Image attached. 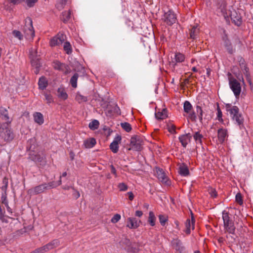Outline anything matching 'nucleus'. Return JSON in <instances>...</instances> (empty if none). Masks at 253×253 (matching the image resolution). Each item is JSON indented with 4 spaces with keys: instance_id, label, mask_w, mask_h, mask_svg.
Here are the masks:
<instances>
[{
    "instance_id": "57",
    "label": "nucleus",
    "mask_w": 253,
    "mask_h": 253,
    "mask_svg": "<svg viewBox=\"0 0 253 253\" xmlns=\"http://www.w3.org/2000/svg\"><path fill=\"white\" fill-rule=\"evenodd\" d=\"M24 0H10V2L13 4L16 5L20 3Z\"/></svg>"
},
{
    "instance_id": "51",
    "label": "nucleus",
    "mask_w": 253,
    "mask_h": 253,
    "mask_svg": "<svg viewBox=\"0 0 253 253\" xmlns=\"http://www.w3.org/2000/svg\"><path fill=\"white\" fill-rule=\"evenodd\" d=\"M121 219V215L119 214H116L111 219V222L116 223Z\"/></svg>"
},
{
    "instance_id": "26",
    "label": "nucleus",
    "mask_w": 253,
    "mask_h": 253,
    "mask_svg": "<svg viewBox=\"0 0 253 253\" xmlns=\"http://www.w3.org/2000/svg\"><path fill=\"white\" fill-rule=\"evenodd\" d=\"M178 171L181 175L184 176H187L189 173V171L187 166L183 163L179 165Z\"/></svg>"
},
{
    "instance_id": "3",
    "label": "nucleus",
    "mask_w": 253,
    "mask_h": 253,
    "mask_svg": "<svg viewBox=\"0 0 253 253\" xmlns=\"http://www.w3.org/2000/svg\"><path fill=\"white\" fill-rule=\"evenodd\" d=\"M222 219L225 231L230 234H234L235 227L233 222L229 217L228 212L225 211L222 212Z\"/></svg>"
},
{
    "instance_id": "10",
    "label": "nucleus",
    "mask_w": 253,
    "mask_h": 253,
    "mask_svg": "<svg viewBox=\"0 0 253 253\" xmlns=\"http://www.w3.org/2000/svg\"><path fill=\"white\" fill-rule=\"evenodd\" d=\"M170 244L172 249L179 253H183L185 250L182 242L178 238L172 239Z\"/></svg>"
},
{
    "instance_id": "38",
    "label": "nucleus",
    "mask_w": 253,
    "mask_h": 253,
    "mask_svg": "<svg viewBox=\"0 0 253 253\" xmlns=\"http://www.w3.org/2000/svg\"><path fill=\"white\" fill-rule=\"evenodd\" d=\"M63 48L67 54H69L72 53V46L69 42H64Z\"/></svg>"
},
{
    "instance_id": "42",
    "label": "nucleus",
    "mask_w": 253,
    "mask_h": 253,
    "mask_svg": "<svg viewBox=\"0 0 253 253\" xmlns=\"http://www.w3.org/2000/svg\"><path fill=\"white\" fill-rule=\"evenodd\" d=\"M196 112L199 119L200 122H202L203 120V110L201 106H196Z\"/></svg>"
},
{
    "instance_id": "5",
    "label": "nucleus",
    "mask_w": 253,
    "mask_h": 253,
    "mask_svg": "<svg viewBox=\"0 0 253 253\" xmlns=\"http://www.w3.org/2000/svg\"><path fill=\"white\" fill-rule=\"evenodd\" d=\"M229 84L235 97L239 98L241 92L240 83L235 78L230 77L229 78Z\"/></svg>"
},
{
    "instance_id": "47",
    "label": "nucleus",
    "mask_w": 253,
    "mask_h": 253,
    "mask_svg": "<svg viewBox=\"0 0 253 253\" xmlns=\"http://www.w3.org/2000/svg\"><path fill=\"white\" fill-rule=\"evenodd\" d=\"M3 185L1 187V190L2 191H3L4 193H6V190L8 186V179L6 177H4L3 179Z\"/></svg>"
},
{
    "instance_id": "46",
    "label": "nucleus",
    "mask_w": 253,
    "mask_h": 253,
    "mask_svg": "<svg viewBox=\"0 0 253 253\" xmlns=\"http://www.w3.org/2000/svg\"><path fill=\"white\" fill-rule=\"evenodd\" d=\"M238 62L241 68H244L245 70H246V64L245 59L243 57H240L238 58Z\"/></svg>"
},
{
    "instance_id": "29",
    "label": "nucleus",
    "mask_w": 253,
    "mask_h": 253,
    "mask_svg": "<svg viewBox=\"0 0 253 253\" xmlns=\"http://www.w3.org/2000/svg\"><path fill=\"white\" fill-rule=\"evenodd\" d=\"M71 10L63 11L60 17L61 20L65 23L68 22L71 18Z\"/></svg>"
},
{
    "instance_id": "2",
    "label": "nucleus",
    "mask_w": 253,
    "mask_h": 253,
    "mask_svg": "<svg viewBox=\"0 0 253 253\" xmlns=\"http://www.w3.org/2000/svg\"><path fill=\"white\" fill-rule=\"evenodd\" d=\"M143 139L139 135H134L130 138L127 149L128 151H140L143 149Z\"/></svg>"
},
{
    "instance_id": "27",
    "label": "nucleus",
    "mask_w": 253,
    "mask_h": 253,
    "mask_svg": "<svg viewBox=\"0 0 253 253\" xmlns=\"http://www.w3.org/2000/svg\"><path fill=\"white\" fill-rule=\"evenodd\" d=\"M33 117L35 122H36L38 125H41L43 123V116L41 113L35 112L33 114Z\"/></svg>"
},
{
    "instance_id": "6",
    "label": "nucleus",
    "mask_w": 253,
    "mask_h": 253,
    "mask_svg": "<svg viewBox=\"0 0 253 253\" xmlns=\"http://www.w3.org/2000/svg\"><path fill=\"white\" fill-rule=\"evenodd\" d=\"M162 20L168 26H172L177 21L176 14L172 10H169L163 14Z\"/></svg>"
},
{
    "instance_id": "56",
    "label": "nucleus",
    "mask_w": 253,
    "mask_h": 253,
    "mask_svg": "<svg viewBox=\"0 0 253 253\" xmlns=\"http://www.w3.org/2000/svg\"><path fill=\"white\" fill-rule=\"evenodd\" d=\"M209 193L210 194L211 196L212 197H216L217 196V193L215 190L214 189H211L209 191Z\"/></svg>"
},
{
    "instance_id": "58",
    "label": "nucleus",
    "mask_w": 253,
    "mask_h": 253,
    "mask_svg": "<svg viewBox=\"0 0 253 253\" xmlns=\"http://www.w3.org/2000/svg\"><path fill=\"white\" fill-rule=\"evenodd\" d=\"M111 171L113 174H114L115 177L117 176L116 170L113 165L111 166Z\"/></svg>"
},
{
    "instance_id": "50",
    "label": "nucleus",
    "mask_w": 253,
    "mask_h": 253,
    "mask_svg": "<svg viewBox=\"0 0 253 253\" xmlns=\"http://www.w3.org/2000/svg\"><path fill=\"white\" fill-rule=\"evenodd\" d=\"M236 201L240 205H241L243 204V200L242 197L240 193H237L236 195Z\"/></svg>"
},
{
    "instance_id": "8",
    "label": "nucleus",
    "mask_w": 253,
    "mask_h": 253,
    "mask_svg": "<svg viewBox=\"0 0 253 253\" xmlns=\"http://www.w3.org/2000/svg\"><path fill=\"white\" fill-rule=\"evenodd\" d=\"M29 159L34 161L37 164L44 166L46 165L45 157L39 154H35L34 152H30L29 154Z\"/></svg>"
},
{
    "instance_id": "16",
    "label": "nucleus",
    "mask_w": 253,
    "mask_h": 253,
    "mask_svg": "<svg viewBox=\"0 0 253 253\" xmlns=\"http://www.w3.org/2000/svg\"><path fill=\"white\" fill-rule=\"evenodd\" d=\"M155 173L158 179L161 182L169 184V183L167 182V176L163 169L156 167Z\"/></svg>"
},
{
    "instance_id": "44",
    "label": "nucleus",
    "mask_w": 253,
    "mask_h": 253,
    "mask_svg": "<svg viewBox=\"0 0 253 253\" xmlns=\"http://www.w3.org/2000/svg\"><path fill=\"white\" fill-rule=\"evenodd\" d=\"M216 110H217L216 119L218 120L220 122H223L222 113L221 112V109H220L219 105H217Z\"/></svg>"
},
{
    "instance_id": "64",
    "label": "nucleus",
    "mask_w": 253,
    "mask_h": 253,
    "mask_svg": "<svg viewBox=\"0 0 253 253\" xmlns=\"http://www.w3.org/2000/svg\"><path fill=\"white\" fill-rule=\"evenodd\" d=\"M121 126H125V127H126V126H130V125L128 123H122L121 124Z\"/></svg>"
},
{
    "instance_id": "7",
    "label": "nucleus",
    "mask_w": 253,
    "mask_h": 253,
    "mask_svg": "<svg viewBox=\"0 0 253 253\" xmlns=\"http://www.w3.org/2000/svg\"><path fill=\"white\" fill-rule=\"evenodd\" d=\"M183 110L184 112L187 114V117L192 122H196V115L194 112L193 107L190 102L188 101H185L183 104Z\"/></svg>"
},
{
    "instance_id": "4",
    "label": "nucleus",
    "mask_w": 253,
    "mask_h": 253,
    "mask_svg": "<svg viewBox=\"0 0 253 253\" xmlns=\"http://www.w3.org/2000/svg\"><path fill=\"white\" fill-rule=\"evenodd\" d=\"M25 37L27 40H33L35 37V31L33 26L31 18H28L25 20V25L23 28Z\"/></svg>"
},
{
    "instance_id": "19",
    "label": "nucleus",
    "mask_w": 253,
    "mask_h": 253,
    "mask_svg": "<svg viewBox=\"0 0 253 253\" xmlns=\"http://www.w3.org/2000/svg\"><path fill=\"white\" fill-rule=\"evenodd\" d=\"M60 245L58 239H54L43 246L45 253L57 248Z\"/></svg>"
},
{
    "instance_id": "14",
    "label": "nucleus",
    "mask_w": 253,
    "mask_h": 253,
    "mask_svg": "<svg viewBox=\"0 0 253 253\" xmlns=\"http://www.w3.org/2000/svg\"><path fill=\"white\" fill-rule=\"evenodd\" d=\"M46 183H44L33 188L28 190V194L30 195H35L40 194L47 189Z\"/></svg>"
},
{
    "instance_id": "32",
    "label": "nucleus",
    "mask_w": 253,
    "mask_h": 253,
    "mask_svg": "<svg viewBox=\"0 0 253 253\" xmlns=\"http://www.w3.org/2000/svg\"><path fill=\"white\" fill-rule=\"evenodd\" d=\"M57 95L59 98L63 100H66L68 98V95L63 87L58 88L57 90Z\"/></svg>"
},
{
    "instance_id": "48",
    "label": "nucleus",
    "mask_w": 253,
    "mask_h": 253,
    "mask_svg": "<svg viewBox=\"0 0 253 253\" xmlns=\"http://www.w3.org/2000/svg\"><path fill=\"white\" fill-rule=\"evenodd\" d=\"M118 187L121 191H125L127 189V186L123 182L119 183Z\"/></svg>"
},
{
    "instance_id": "53",
    "label": "nucleus",
    "mask_w": 253,
    "mask_h": 253,
    "mask_svg": "<svg viewBox=\"0 0 253 253\" xmlns=\"http://www.w3.org/2000/svg\"><path fill=\"white\" fill-rule=\"evenodd\" d=\"M45 253V252H44L43 247L42 246V247H41L40 248H39L36 249L35 250H34V251L30 253Z\"/></svg>"
},
{
    "instance_id": "23",
    "label": "nucleus",
    "mask_w": 253,
    "mask_h": 253,
    "mask_svg": "<svg viewBox=\"0 0 253 253\" xmlns=\"http://www.w3.org/2000/svg\"><path fill=\"white\" fill-rule=\"evenodd\" d=\"M191 138V135L189 133L182 135L179 137V140L182 146L184 148L186 147L188 143L190 141Z\"/></svg>"
},
{
    "instance_id": "63",
    "label": "nucleus",
    "mask_w": 253,
    "mask_h": 253,
    "mask_svg": "<svg viewBox=\"0 0 253 253\" xmlns=\"http://www.w3.org/2000/svg\"><path fill=\"white\" fill-rule=\"evenodd\" d=\"M103 130L105 131L108 130L107 135H110L111 133L112 132V130H111L110 128L107 129V127H103Z\"/></svg>"
},
{
    "instance_id": "34",
    "label": "nucleus",
    "mask_w": 253,
    "mask_h": 253,
    "mask_svg": "<svg viewBox=\"0 0 253 253\" xmlns=\"http://www.w3.org/2000/svg\"><path fill=\"white\" fill-rule=\"evenodd\" d=\"M75 99L79 103L86 102L87 100V97L82 95L79 92L77 93Z\"/></svg>"
},
{
    "instance_id": "21",
    "label": "nucleus",
    "mask_w": 253,
    "mask_h": 253,
    "mask_svg": "<svg viewBox=\"0 0 253 253\" xmlns=\"http://www.w3.org/2000/svg\"><path fill=\"white\" fill-rule=\"evenodd\" d=\"M227 136V131L226 129L220 128L218 130V139L220 143H223Z\"/></svg>"
},
{
    "instance_id": "40",
    "label": "nucleus",
    "mask_w": 253,
    "mask_h": 253,
    "mask_svg": "<svg viewBox=\"0 0 253 253\" xmlns=\"http://www.w3.org/2000/svg\"><path fill=\"white\" fill-rule=\"evenodd\" d=\"M232 118L236 121L238 125L240 126L243 124L244 121L243 118L239 113Z\"/></svg>"
},
{
    "instance_id": "31",
    "label": "nucleus",
    "mask_w": 253,
    "mask_h": 253,
    "mask_svg": "<svg viewBox=\"0 0 253 253\" xmlns=\"http://www.w3.org/2000/svg\"><path fill=\"white\" fill-rule=\"evenodd\" d=\"M96 143V140L94 138H89L85 140L84 142V144L86 148H92Z\"/></svg>"
},
{
    "instance_id": "52",
    "label": "nucleus",
    "mask_w": 253,
    "mask_h": 253,
    "mask_svg": "<svg viewBox=\"0 0 253 253\" xmlns=\"http://www.w3.org/2000/svg\"><path fill=\"white\" fill-rule=\"evenodd\" d=\"M159 218L160 220V222L162 225H164L165 223L167 221V219L166 217L164 215H159Z\"/></svg>"
},
{
    "instance_id": "11",
    "label": "nucleus",
    "mask_w": 253,
    "mask_h": 253,
    "mask_svg": "<svg viewBox=\"0 0 253 253\" xmlns=\"http://www.w3.org/2000/svg\"><path fill=\"white\" fill-rule=\"evenodd\" d=\"M52 66L54 69L58 70L65 74H67L70 71V69L67 65L61 63L57 60L53 62Z\"/></svg>"
},
{
    "instance_id": "30",
    "label": "nucleus",
    "mask_w": 253,
    "mask_h": 253,
    "mask_svg": "<svg viewBox=\"0 0 253 253\" xmlns=\"http://www.w3.org/2000/svg\"><path fill=\"white\" fill-rule=\"evenodd\" d=\"M38 85L39 89L43 90L48 85V82L47 79L44 77H42L39 79Z\"/></svg>"
},
{
    "instance_id": "62",
    "label": "nucleus",
    "mask_w": 253,
    "mask_h": 253,
    "mask_svg": "<svg viewBox=\"0 0 253 253\" xmlns=\"http://www.w3.org/2000/svg\"><path fill=\"white\" fill-rule=\"evenodd\" d=\"M127 194L128 195V198L130 201H132L133 199L134 196L132 192H129L127 193Z\"/></svg>"
},
{
    "instance_id": "1",
    "label": "nucleus",
    "mask_w": 253,
    "mask_h": 253,
    "mask_svg": "<svg viewBox=\"0 0 253 253\" xmlns=\"http://www.w3.org/2000/svg\"><path fill=\"white\" fill-rule=\"evenodd\" d=\"M216 11L217 15L223 16L227 21H229L231 11L227 9V3L225 0H216Z\"/></svg>"
},
{
    "instance_id": "25",
    "label": "nucleus",
    "mask_w": 253,
    "mask_h": 253,
    "mask_svg": "<svg viewBox=\"0 0 253 253\" xmlns=\"http://www.w3.org/2000/svg\"><path fill=\"white\" fill-rule=\"evenodd\" d=\"M194 222L195 221L193 216H192L191 217V221L190 219H187L186 220L185 222L186 229L185 230V232L187 234H189L190 233L191 227H192V229H194Z\"/></svg>"
},
{
    "instance_id": "49",
    "label": "nucleus",
    "mask_w": 253,
    "mask_h": 253,
    "mask_svg": "<svg viewBox=\"0 0 253 253\" xmlns=\"http://www.w3.org/2000/svg\"><path fill=\"white\" fill-rule=\"evenodd\" d=\"M38 0H26V3L28 7H33Z\"/></svg>"
},
{
    "instance_id": "18",
    "label": "nucleus",
    "mask_w": 253,
    "mask_h": 253,
    "mask_svg": "<svg viewBox=\"0 0 253 253\" xmlns=\"http://www.w3.org/2000/svg\"><path fill=\"white\" fill-rule=\"evenodd\" d=\"M140 220L134 217H129L127 219L126 226L130 229H136L140 225Z\"/></svg>"
},
{
    "instance_id": "28",
    "label": "nucleus",
    "mask_w": 253,
    "mask_h": 253,
    "mask_svg": "<svg viewBox=\"0 0 253 253\" xmlns=\"http://www.w3.org/2000/svg\"><path fill=\"white\" fill-rule=\"evenodd\" d=\"M185 55L179 52H176L173 58L174 62L177 63H182L185 60Z\"/></svg>"
},
{
    "instance_id": "60",
    "label": "nucleus",
    "mask_w": 253,
    "mask_h": 253,
    "mask_svg": "<svg viewBox=\"0 0 253 253\" xmlns=\"http://www.w3.org/2000/svg\"><path fill=\"white\" fill-rule=\"evenodd\" d=\"M135 215L138 217H141L143 215V212L140 211H135Z\"/></svg>"
},
{
    "instance_id": "35",
    "label": "nucleus",
    "mask_w": 253,
    "mask_h": 253,
    "mask_svg": "<svg viewBox=\"0 0 253 253\" xmlns=\"http://www.w3.org/2000/svg\"><path fill=\"white\" fill-rule=\"evenodd\" d=\"M79 77V75L75 73L70 80V83L71 85L74 88H76L77 86V81Z\"/></svg>"
},
{
    "instance_id": "13",
    "label": "nucleus",
    "mask_w": 253,
    "mask_h": 253,
    "mask_svg": "<svg viewBox=\"0 0 253 253\" xmlns=\"http://www.w3.org/2000/svg\"><path fill=\"white\" fill-rule=\"evenodd\" d=\"M30 58L32 66H35L37 68H39L41 66L40 62V56L38 55L36 50L31 49L30 51Z\"/></svg>"
},
{
    "instance_id": "43",
    "label": "nucleus",
    "mask_w": 253,
    "mask_h": 253,
    "mask_svg": "<svg viewBox=\"0 0 253 253\" xmlns=\"http://www.w3.org/2000/svg\"><path fill=\"white\" fill-rule=\"evenodd\" d=\"M12 33L15 38H17L20 41L23 39V35L19 31L15 30L12 31Z\"/></svg>"
},
{
    "instance_id": "61",
    "label": "nucleus",
    "mask_w": 253,
    "mask_h": 253,
    "mask_svg": "<svg viewBox=\"0 0 253 253\" xmlns=\"http://www.w3.org/2000/svg\"><path fill=\"white\" fill-rule=\"evenodd\" d=\"M168 131L171 133L175 132V127H167Z\"/></svg>"
},
{
    "instance_id": "12",
    "label": "nucleus",
    "mask_w": 253,
    "mask_h": 253,
    "mask_svg": "<svg viewBox=\"0 0 253 253\" xmlns=\"http://www.w3.org/2000/svg\"><path fill=\"white\" fill-rule=\"evenodd\" d=\"M65 35L63 34H58L50 40V45L51 46L60 45L65 41Z\"/></svg>"
},
{
    "instance_id": "39",
    "label": "nucleus",
    "mask_w": 253,
    "mask_h": 253,
    "mask_svg": "<svg viewBox=\"0 0 253 253\" xmlns=\"http://www.w3.org/2000/svg\"><path fill=\"white\" fill-rule=\"evenodd\" d=\"M62 183L61 180H59L57 182H55L54 181H52L46 183L47 189L55 188L57 186L61 185Z\"/></svg>"
},
{
    "instance_id": "22",
    "label": "nucleus",
    "mask_w": 253,
    "mask_h": 253,
    "mask_svg": "<svg viewBox=\"0 0 253 253\" xmlns=\"http://www.w3.org/2000/svg\"><path fill=\"white\" fill-rule=\"evenodd\" d=\"M155 115L158 120L165 119L168 117L167 110L166 109L156 110Z\"/></svg>"
},
{
    "instance_id": "9",
    "label": "nucleus",
    "mask_w": 253,
    "mask_h": 253,
    "mask_svg": "<svg viewBox=\"0 0 253 253\" xmlns=\"http://www.w3.org/2000/svg\"><path fill=\"white\" fill-rule=\"evenodd\" d=\"M0 136L4 141L9 142L14 138V134L9 127H0Z\"/></svg>"
},
{
    "instance_id": "45",
    "label": "nucleus",
    "mask_w": 253,
    "mask_h": 253,
    "mask_svg": "<svg viewBox=\"0 0 253 253\" xmlns=\"http://www.w3.org/2000/svg\"><path fill=\"white\" fill-rule=\"evenodd\" d=\"M203 136L202 134H200L199 132H197L194 135V138L195 140L197 142V143H199L202 144V138Z\"/></svg>"
},
{
    "instance_id": "33",
    "label": "nucleus",
    "mask_w": 253,
    "mask_h": 253,
    "mask_svg": "<svg viewBox=\"0 0 253 253\" xmlns=\"http://www.w3.org/2000/svg\"><path fill=\"white\" fill-rule=\"evenodd\" d=\"M199 33V29L197 26H193L190 30V38L195 39Z\"/></svg>"
},
{
    "instance_id": "54",
    "label": "nucleus",
    "mask_w": 253,
    "mask_h": 253,
    "mask_svg": "<svg viewBox=\"0 0 253 253\" xmlns=\"http://www.w3.org/2000/svg\"><path fill=\"white\" fill-rule=\"evenodd\" d=\"M99 125V122L96 120H94L89 123L88 126H98Z\"/></svg>"
},
{
    "instance_id": "36",
    "label": "nucleus",
    "mask_w": 253,
    "mask_h": 253,
    "mask_svg": "<svg viewBox=\"0 0 253 253\" xmlns=\"http://www.w3.org/2000/svg\"><path fill=\"white\" fill-rule=\"evenodd\" d=\"M156 217L153 211H150L149 213L148 222L150 224L153 226L155 225Z\"/></svg>"
},
{
    "instance_id": "15",
    "label": "nucleus",
    "mask_w": 253,
    "mask_h": 253,
    "mask_svg": "<svg viewBox=\"0 0 253 253\" xmlns=\"http://www.w3.org/2000/svg\"><path fill=\"white\" fill-rule=\"evenodd\" d=\"M122 137L117 134L114 138L113 142L110 145V149L114 153H117L119 150V144L121 143Z\"/></svg>"
},
{
    "instance_id": "17",
    "label": "nucleus",
    "mask_w": 253,
    "mask_h": 253,
    "mask_svg": "<svg viewBox=\"0 0 253 253\" xmlns=\"http://www.w3.org/2000/svg\"><path fill=\"white\" fill-rule=\"evenodd\" d=\"M0 115L2 120L5 122L7 125H9L12 121V119L9 116L8 110L4 108H0Z\"/></svg>"
},
{
    "instance_id": "59",
    "label": "nucleus",
    "mask_w": 253,
    "mask_h": 253,
    "mask_svg": "<svg viewBox=\"0 0 253 253\" xmlns=\"http://www.w3.org/2000/svg\"><path fill=\"white\" fill-rule=\"evenodd\" d=\"M248 83H249V84L250 85L251 89L252 90H253V84L252 83L251 79L250 78H248Z\"/></svg>"
},
{
    "instance_id": "24",
    "label": "nucleus",
    "mask_w": 253,
    "mask_h": 253,
    "mask_svg": "<svg viewBox=\"0 0 253 253\" xmlns=\"http://www.w3.org/2000/svg\"><path fill=\"white\" fill-rule=\"evenodd\" d=\"M37 147V144L36 143V140L35 138H32L30 139L27 141V150L30 151V152H34L35 149Z\"/></svg>"
},
{
    "instance_id": "37",
    "label": "nucleus",
    "mask_w": 253,
    "mask_h": 253,
    "mask_svg": "<svg viewBox=\"0 0 253 253\" xmlns=\"http://www.w3.org/2000/svg\"><path fill=\"white\" fill-rule=\"evenodd\" d=\"M43 94L45 97V100L46 101V103L47 104H50L51 103L53 102L54 100L52 95L50 93V92L48 93L46 91H44L43 92Z\"/></svg>"
},
{
    "instance_id": "41",
    "label": "nucleus",
    "mask_w": 253,
    "mask_h": 253,
    "mask_svg": "<svg viewBox=\"0 0 253 253\" xmlns=\"http://www.w3.org/2000/svg\"><path fill=\"white\" fill-rule=\"evenodd\" d=\"M231 19L232 20L233 22L237 26H239L242 24V18L240 16H238L236 17H232V15H231Z\"/></svg>"
},
{
    "instance_id": "55",
    "label": "nucleus",
    "mask_w": 253,
    "mask_h": 253,
    "mask_svg": "<svg viewBox=\"0 0 253 253\" xmlns=\"http://www.w3.org/2000/svg\"><path fill=\"white\" fill-rule=\"evenodd\" d=\"M1 199L2 204H6V203L8 202V201L7 200L6 193H3L2 194Z\"/></svg>"
},
{
    "instance_id": "20",
    "label": "nucleus",
    "mask_w": 253,
    "mask_h": 253,
    "mask_svg": "<svg viewBox=\"0 0 253 253\" xmlns=\"http://www.w3.org/2000/svg\"><path fill=\"white\" fill-rule=\"evenodd\" d=\"M225 109L227 112H229L233 118L239 113V108L236 106H233L231 104H226Z\"/></svg>"
}]
</instances>
